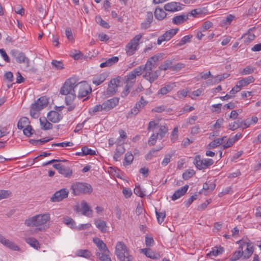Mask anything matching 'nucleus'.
Listing matches in <instances>:
<instances>
[{"mask_svg": "<svg viewBox=\"0 0 261 261\" xmlns=\"http://www.w3.org/2000/svg\"><path fill=\"white\" fill-rule=\"evenodd\" d=\"M189 189V186L186 185L176 190L171 197L172 200H176L184 195Z\"/></svg>", "mask_w": 261, "mask_h": 261, "instance_id": "nucleus-20", "label": "nucleus"}, {"mask_svg": "<svg viewBox=\"0 0 261 261\" xmlns=\"http://www.w3.org/2000/svg\"><path fill=\"white\" fill-rule=\"evenodd\" d=\"M188 19V16L186 15H181L176 16L173 18L172 23L176 25H179L183 23Z\"/></svg>", "mask_w": 261, "mask_h": 261, "instance_id": "nucleus-29", "label": "nucleus"}, {"mask_svg": "<svg viewBox=\"0 0 261 261\" xmlns=\"http://www.w3.org/2000/svg\"><path fill=\"white\" fill-rule=\"evenodd\" d=\"M69 191L65 188L56 191L50 199V201L53 202H57L62 201L63 199L68 197Z\"/></svg>", "mask_w": 261, "mask_h": 261, "instance_id": "nucleus-10", "label": "nucleus"}, {"mask_svg": "<svg viewBox=\"0 0 261 261\" xmlns=\"http://www.w3.org/2000/svg\"><path fill=\"white\" fill-rule=\"evenodd\" d=\"M0 242L4 245L13 250H18V247L13 242L5 239L4 237L1 239Z\"/></svg>", "mask_w": 261, "mask_h": 261, "instance_id": "nucleus-24", "label": "nucleus"}, {"mask_svg": "<svg viewBox=\"0 0 261 261\" xmlns=\"http://www.w3.org/2000/svg\"><path fill=\"white\" fill-rule=\"evenodd\" d=\"M158 139H159L158 135H156L154 133H153L148 140V145L150 146H153L156 142Z\"/></svg>", "mask_w": 261, "mask_h": 261, "instance_id": "nucleus-53", "label": "nucleus"}, {"mask_svg": "<svg viewBox=\"0 0 261 261\" xmlns=\"http://www.w3.org/2000/svg\"><path fill=\"white\" fill-rule=\"evenodd\" d=\"M63 222L67 225L70 226L72 228H75V223L74 221L71 218L66 217L64 218Z\"/></svg>", "mask_w": 261, "mask_h": 261, "instance_id": "nucleus-49", "label": "nucleus"}, {"mask_svg": "<svg viewBox=\"0 0 261 261\" xmlns=\"http://www.w3.org/2000/svg\"><path fill=\"white\" fill-rule=\"evenodd\" d=\"M157 123H156L154 121H152L149 122L148 124V126L147 127L148 130H152L153 133L156 132V130L158 129L157 127Z\"/></svg>", "mask_w": 261, "mask_h": 261, "instance_id": "nucleus-62", "label": "nucleus"}, {"mask_svg": "<svg viewBox=\"0 0 261 261\" xmlns=\"http://www.w3.org/2000/svg\"><path fill=\"white\" fill-rule=\"evenodd\" d=\"M51 64L53 67L57 70H61L64 68V64L61 61L53 60H52Z\"/></svg>", "mask_w": 261, "mask_h": 261, "instance_id": "nucleus-47", "label": "nucleus"}, {"mask_svg": "<svg viewBox=\"0 0 261 261\" xmlns=\"http://www.w3.org/2000/svg\"><path fill=\"white\" fill-rule=\"evenodd\" d=\"M81 210L82 214L89 217H92V210L90 208L88 203L84 200L81 202Z\"/></svg>", "mask_w": 261, "mask_h": 261, "instance_id": "nucleus-22", "label": "nucleus"}, {"mask_svg": "<svg viewBox=\"0 0 261 261\" xmlns=\"http://www.w3.org/2000/svg\"><path fill=\"white\" fill-rule=\"evenodd\" d=\"M33 132L34 129L31 125H27L23 130L24 135L27 137H30L33 134Z\"/></svg>", "mask_w": 261, "mask_h": 261, "instance_id": "nucleus-58", "label": "nucleus"}, {"mask_svg": "<svg viewBox=\"0 0 261 261\" xmlns=\"http://www.w3.org/2000/svg\"><path fill=\"white\" fill-rule=\"evenodd\" d=\"M173 66V62L171 60H166L159 66V68L161 70H166L167 69H170L172 71Z\"/></svg>", "mask_w": 261, "mask_h": 261, "instance_id": "nucleus-39", "label": "nucleus"}, {"mask_svg": "<svg viewBox=\"0 0 261 261\" xmlns=\"http://www.w3.org/2000/svg\"><path fill=\"white\" fill-rule=\"evenodd\" d=\"M125 149L122 145L118 146L116 148V151L114 155V159L117 161L118 159L124 153Z\"/></svg>", "mask_w": 261, "mask_h": 261, "instance_id": "nucleus-37", "label": "nucleus"}, {"mask_svg": "<svg viewBox=\"0 0 261 261\" xmlns=\"http://www.w3.org/2000/svg\"><path fill=\"white\" fill-rule=\"evenodd\" d=\"M178 127H175L173 129L170 136L171 141L172 143H174L177 140L178 138Z\"/></svg>", "mask_w": 261, "mask_h": 261, "instance_id": "nucleus-54", "label": "nucleus"}, {"mask_svg": "<svg viewBox=\"0 0 261 261\" xmlns=\"http://www.w3.org/2000/svg\"><path fill=\"white\" fill-rule=\"evenodd\" d=\"M93 241L98 248V251L97 252H104L105 251L108 252L109 249H108L107 245L101 240L98 238H94L93 239Z\"/></svg>", "mask_w": 261, "mask_h": 261, "instance_id": "nucleus-21", "label": "nucleus"}, {"mask_svg": "<svg viewBox=\"0 0 261 261\" xmlns=\"http://www.w3.org/2000/svg\"><path fill=\"white\" fill-rule=\"evenodd\" d=\"M168 129L165 125H161L158 130H156L154 133L158 135L159 139H162L164 137L166 134L168 132Z\"/></svg>", "mask_w": 261, "mask_h": 261, "instance_id": "nucleus-33", "label": "nucleus"}, {"mask_svg": "<svg viewBox=\"0 0 261 261\" xmlns=\"http://www.w3.org/2000/svg\"><path fill=\"white\" fill-rule=\"evenodd\" d=\"M11 192L8 190H0V200L9 197Z\"/></svg>", "mask_w": 261, "mask_h": 261, "instance_id": "nucleus-63", "label": "nucleus"}, {"mask_svg": "<svg viewBox=\"0 0 261 261\" xmlns=\"http://www.w3.org/2000/svg\"><path fill=\"white\" fill-rule=\"evenodd\" d=\"M164 9L167 11L176 12L181 9L180 4L176 2H171L166 4L164 6Z\"/></svg>", "mask_w": 261, "mask_h": 261, "instance_id": "nucleus-19", "label": "nucleus"}, {"mask_svg": "<svg viewBox=\"0 0 261 261\" xmlns=\"http://www.w3.org/2000/svg\"><path fill=\"white\" fill-rule=\"evenodd\" d=\"M29 119L25 117H22L18 121L17 123V127L19 129H22L25 127H27V125H29Z\"/></svg>", "mask_w": 261, "mask_h": 261, "instance_id": "nucleus-41", "label": "nucleus"}, {"mask_svg": "<svg viewBox=\"0 0 261 261\" xmlns=\"http://www.w3.org/2000/svg\"><path fill=\"white\" fill-rule=\"evenodd\" d=\"M237 243L240 244V246H244V249H243V258L244 259L249 258L254 252V248L252 244L249 241L248 242H243L242 240L238 241Z\"/></svg>", "mask_w": 261, "mask_h": 261, "instance_id": "nucleus-9", "label": "nucleus"}, {"mask_svg": "<svg viewBox=\"0 0 261 261\" xmlns=\"http://www.w3.org/2000/svg\"><path fill=\"white\" fill-rule=\"evenodd\" d=\"M72 193L74 195H79L82 194H90L92 192L91 186L87 183L76 182L71 186Z\"/></svg>", "mask_w": 261, "mask_h": 261, "instance_id": "nucleus-4", "label": "nucleus"}, {"mask_svg": "<svg viewBox=\"0 0 261 261\" xmlns=\"http://www.w3.org/2000/svg\"><path fill=\"white\" fill-rule=\"evenodd\" d=\"M62 118V115L55 111H51L47 114V119L53 123H57Z\"/></svg>", "mask_w": 261, "mask_h": 261, "instance_id": "nucleus-18", "label": "nucleus"}, {"mask_svg": "<svg viewBox=\"0 0 261 261\" xmlns=\"http://www.w3.org/2000/svg\"><path fill=\"white\" fill-rule=\"evenodd\" d=\"M175 83H169L165 85L164 87L161 88L158 91V94L164 95L170 92H171L173 89L175 87Z\"/></svg>", "mask_w": 261, "mask_h": 261, "instance_id": "nucleus-23", "label": "nucleus"}, {"mask_svg": "<svg viewBox=\"0 0 261 261\" xmlns=\"http://www.w3.org/2000/svg\"><path fill=\"white\" fill-rule=\"evenodd\" d=\"M119 103V98L113 97L102 103L104 111H108L115 107Z\"/></svg>", "mask_w": 261, "mask_h": 261, "instance_id": "nucleus-15", "label": "nucleus"}, {"mask_svg": "<svg viewBox=\"0 0 261 261\" xmlns=\"http://www.w3.org/2000/svg\"><path fill=\"white\" fill-rule=\"evenodd\" d=\"M192 37V36H190V35L184 36L180 40L179 43L177 44V45L180 46H182V45L185 44L186 43H187L188 42H190Z\"/></svg>", "mask_w": 261, "mask_h": 261, "instance_id": "nucleus-55", "label": "nucleus"}, {"mask_svg": "<svg viewBox=\"0 0 261 261\" xmlns=\"http://www.w3.org/2000/svg\"><path fill=\"white\" fill-rule=\"evenodd\" d=\"M244 249L243 246H240L238 250L234 252L232 256L230 258L229 261H236L240 259L241 257L243 258V249Z\"/></svg>", "mask_w": 261, "mask_h": 261, "instance_id": "nucleus-25", "label": "nucleus"}, {"mask_svg": "<svg viewBox=\"0 0 261 261\" xmlns=\"http://www.w3.org/2000/svg\"><path fill=\"white\" fill-rule=\"evenodd\" d=\"M216 185L213 182L207 181L203 186V190L212 191L215 188Z\"/></svg>", "mask_w": 261, "mask_h": 261, "instance_id": "nucleus-51", "label": "nucleus"}, {"mask_svg": "<svg viewBox=\"0 0 261 261\" xmlns=\"http://www.w3.org/2000/svg\"><path fill=\"white\" fill-rule=\"evenodd\" d=\"M115 254L120 261H132L133 257L129 250L122 242H118L115 247Z\"/></svg>", "mask_w": 261, "mask_h": 261, "instance_id": "nucleus-3", "label": "nucleus"}, {"mask_svg": "<svg viewBox=\"0 0 261 261\" xmlns=\"http://www.w3.org/2000/svg\"><path fill=\"white\" fill-rule=\"evenodd\" d=\"M119 60L117 57H113L107 59L105 62L101 63L100 65L101 68L109 67L117 63Z\"/></svg>", "mask_w": 261, "mask_h": 261, "instance_id": "nucleus-26", "label": "nucleus"}, {"mask_svg": "<svg viewBox=\"0 0 261 261\" xmlns=\"http://www.w3.org/2000/svg\"><path fill=\"white\" fill-rule=\"evenodd\" d=\"M95 21L96 22L100 25L101 27L106 28L109 29L110 28V25L108 22L103 20L102 18L99 16H97L95 17Z\"/></svg>", "mask_w": 261, "mask_h": 261, "instance_id": "nucleus-48", "label": "nucleus"}, {"mask_svg": "<svg viewBox=\"0 0 261 261\" xmlns=\"http://www.w3.org/2000/svg\"><path fill=\"white\" fill-rule=\"evenodd\" d=\"M227 77H228V75L225 74H221V75H218L214 77V84H217L219 82L224 80Z\"/></svg>", "mask_w": 261, "mask_h": 261, "instance_id": "nucleus-61", "label": "nucleus"}, {"mask_svg": "<svg viewBox=\"0 0 261 261\" xmlns=\"http://www.w3.org/2000/svg\"><path fill=\"white\" fill-rule=\"evenodd\" d=\"M25 242L31 247L38 250L40 248L39 242L34 238L30 237L25 239Z\"/></svg>", "mask_w": 261, "mask_h": 261, "instance_id": "nucleus-36", "label": "nucleus"}, {"mask_svg": "<svg viewBox=\"0 0 261 261\" xmlns=\"http://www.w3.org/2000/svg\"><path fill=\"white\" fill-rule=\"evenodd\" d=\"M96 226L102 232H106L107 231V223L105 221L101 220H97L95 221Z\"/></svg>", "mask_w": 261, "mask_h": 261, "instance_id": "nucleus-35", "label": "nucleus"}, {"mask_svg": "<svg viewBox=\"0 0 261 261\" xmlns=\"http://www.w3.org/2000/svg\"><path fill=\"white\" fill-rule=\"evenodd\" d=\"M76 78L70 77L66 81L60 89V94L66 95L65 98L66 105L73 102L76 97Z\"/></svg>", "mask_w": 261, "mask_h": 261, "instance_id": "nucleus-1", "label": "nucleus"}, {"mask_svg": "<svg viewBox=\"0 0 261 261\" xmlns=\"http://www.w3.org/2000/svg\"><path fill=\"white\" fill-rule=\"evenodd\" d=\"M120 137L117 139L118 143H123V141L126 139L127 135L126 133L122 129H120L119 131Z\"/></svg>", "mask_w": 261, "mask_h": 261, "instance_id": "nucleus-60", "label": "nucleus"}, {"mask_svg": "<svg viewBox=\"0 0 261 261\" xmlns=\"http://www.w3.org/2000/svg\"><path fill=\"white\" fill-rule=\"evenodd\" d=\"M75 89L79 98L85 97L91 92L90 86L86 82H79L77 79Z\"/></svg>", "mask_w": 261, "mask_h": 261, "instance_id": "nucleus-7", "label": "nucleus"}, {"mask_svg": "<svg viewBox=\"0 0 261 261\" xmlns=\"http://www.w3.org/2000/svg\"><path fill=\"white\" fill-rule=\"evenodd\" d=\"M254 68L247 66L240 72L241 75H248L252 73L254 71Z\"/></svg>", "mask_w": 261, "mask_h": 261, "instance_id": "nucleus-57", "label": "nucleus"}, {"mask_svg": "<svg viewBox=\"0 0 261 261\" xmlns=\"http://www.w3.org/2000/svg\"><path fill=\"white\" fill-rule=\"evenodd\" d=\"M142 37V34L137 35L127 44L125 47V51L127 55L132 56L137 50L139 42Z\"/></svg>", "mask_w": 261, "mask_h": 261, "instance_id": "nucleus-6", "label": "nucleus"}, {"mask_svg": "<svg viewBox=\"0 0 261 261\" xmlns=\"http://www.w3.org/2000/svg\"><path fill=\"white\" fill-rule=\"evenodd\" d=\"M82 155H95L96 152L95 150L89 148L87 146H84L82 148Z\"/></svg>", "mask_w": 261, "mask_h": 261, "instance_id": "nucleus-50", "label": "nucleus"}, {"mask_svg": "<svg viewBox=\"0 0 261 261\" xmlns=\"http://www.w3.org/2000/svg\"><path fill=\"white\" fill-rule=\"evenodd\" d=\"M255 79L252 76H249L247 77L244 78L242 80L239 81L238 82V84H239V86L241 87L247 86L250 83H253Z\"/></svg>", "mask_w": 261, "mask_h": 261, "instance_id": "nucleus-32", "label": "nucleus"}, {"mask_svg": "<svg viewBox=\"0 0 261 261\" xmlns=\"http://www.w3.org/2000/svg\"><path fill=\"white\" fill-rule=\"evenodd\" d=\"M10 54L16 58V60L18 63H24L27 67L29 66L30 60L29 58L25 56L24 53L19 52L15 49H13L11 51Z\"/></svg>", "mask_w": 261, "mask_h": 261, "instance_id": "nucleus-11", "label": "nucleus"}, {"mask_svg": "<svg viewBox=\"0 0 261 261\" xmlns=\"http://www.w3.org/2000/svg\"><path fill=\"white\" fill-rule=\"evenodd\" d=\"M120 80L121 77L118 76L110 81L107 89V94L108 95H113L117 92L118 87L120 86Z\"/></svg>", "mask_w": 261, "mask_h": 261, "instance_id": "nucleus-12", "label": "nucleus"}, {"mask_svg": "<svg viewBox=\"0 0 261 261\" xmlns=\"http://www.w3.org/2000/svg\"><path fill=\"white\" fill-rule=\"evenodd\" d=\"M243 125V122L238 120L237 121H234L233 123H230L228 126V128L231 130H234L237 128L242 127Z\"/></svg>", "mask_w": 261, "mask_h": 261, "instance_id": "nucleus-45", "label": "nucleus"}, {"mask_svg": "<svg viewBox=\"0 0 261 261\" xmlns=\"http://www.w3.org/2000/svg\"><path fill=\"white\" fill-rule=\"evenodd\" d=\"M160 74V70H156L154 72L152 71H146L143 77L149 81L150 83L155 81L159 77Z\"/></svg>", "mask_w": 261, "mask_h": 261, "instance_id": "nucleus-17", "label": "nucleus"}, {"mask_svg": "<svg viewBox=\"0 0 261 261\" xmlns=\"http://www.w3.org/2000/svg\"><path fill=\"white\" fill-rule=\"evenodd\" d=\"M110 251L108 250V252L106 251L104 252H96V256L100 261H112L110 257Z\"/></svg>", "mask_w": 261, "mask_h": 261, "instance_id": "nucleus-27", "label": "nucleus"}, {"mask_svg": "<svg viewBox=\"0 0 261 261\" xmlns=\"http://www.w3.org/2000/svg\"><path fill=\"white\" fill-rule=\"evenodd\" d=\"M155 214L158 223L160 224H162L166 217L165 212L164 211L162 212H158V211H155Z\"/></svg>", "mask_w": 261, "mask_h": 261, "instance_id": "nucleus-52", "label": "nucleus"}, {"mask_svg": "<svg viewBox=\"0 0 261 261\" xmlns=\"http://www.w3.org/2000/svg\"><path fill=\"white\" fill-rule=\"evenodd\" d=\"M48 102L47 97L46 96H42L32 105H33L34 108L36 110H41L47 106Z\"/></svg>", "mask_w": 261, "mask_h": 261, "instance_id": "nucleus-16", "label": "nucleus"}, {"mask_svg": "<svg viewBox=\"0 0 261 261\" xmlns=\"http://www.w3.org/2000/svg\"><path fill=\"white\" fill-rule=\"evenodd\" d=\"M225 138V137H223L221 138H218L214 140V141H213L212 142L208 144V145L207 146V148L210 149L219 146L223 143Z\"/></svg>", "mask_w": 261, "mask_h": 261, "instance_id": "nucleus-31", "label": "nucleus"}, {"mask_svg": "<svg viewBox=\"0 0 261 261\" xmlns=\"http://www.w3.org/2000/svg\"><path fill=\"white\" fill-rule=\"evenodd\" d=\"M203 93V90L202 89H198L195 91H193L189 96L192 99H194L195 97L199 96Z\"/></svg>", "mask_w": 261, "mask_h": 261, "instance_id": "nucleus-59", "label": "nucleus"}, {"mask_svg": "<svg viewBox=\"0 0 261 261\" xmlns=\"http://www.w3.org/2000/svg\"><path fill=\"white\" fill-rule=\"evenodd\" d=\"M103 110L102 105H97L93 108H90L88 112L90 115L94 116L96 113Z\"/></svg>", "mask_w": 261, "mask_h": 261, "instance_id": "nucleus-43", "label": "nucleus"}, {"mask_svg": "<svg viewBox=\"0 0 261 261\" xmlns=\"http://www.w3.org/2000/svg\"><path fill=\"white\" fill-rule=\"evenodd\" d=\"M178 30V29H175L166 31L163 35L158 38L157 44L160 45L164 41H169L177 34Z\"/></svg>", "mask_w": 261, "mask_h": 261, "instance_id": "nucleus-13", "label": "nucleus"}, {"mask_svg": "<svg viewBox=\"0 0 261 261\" xmlns=\"http://www.w3.org/2000/svg\"><path fill=\"white\" fill-rule=\"evenodd\" d=\"M224 251V249L222 247H216L213 249V250L211 251L208 253L206 254L207 256L210 255L217 256L219 254H221Z\"/></svg>", "mask_w": 261, "mask_h": 261, "instance_id": "nucleus-46", "label": "nucleus"}, {"mask_svg": "<svg viewBox=\"0 0 261 261\" xmlns=\"http://www.w3.org/2000/svg\"><path fill=\"white\" fill-rule=\"evenodd\" d=\"M160 56L154 55L150 58L147 61L144 66H141L143 68V71H152V70L156 67V62L159 61Z\"/></svg>", "mask_w": 261, "mask_h": 261, "instance_id": "nucleus-14", "label": "nucleus"}, {"mask_svg": "<svg viewBox=\"0 0 261 261\" xmlns=\"http://www.w3.org/2000/svg\"><path fill=\"white\" fill-rule=\"evenodd\" d=\"M195 172L193 170H188L182 174V178L185 180H188L195 174Z\"/></svg>", "mask_w": 261, "mask_h": 261, "instance_id": "nucleus-56", "label": "nucleus"}, {"mask_svg": "<svg viewBox=\"0 0 261 261\" xmlns=\"http://www.w3.org/2000/svg\"><path fill=\"white\" fill-rule=\"evenodd\" d=\"M167 14L164 11V10L160 8H156L154 11V16L156 19L162 20L166 16Z\"/></svg>", "mask_w": 261, "mask_h": 261, "instance_id": "nucleus-34", "label": "nucleus"}, {"mask_svg": "<svg viewBox=\"0 0 261 261\" xmlns=\"http://www.w3.org/2000/svg\"><path fill=\"white\" fill-rule=\"evenodd\" d=\"M133 159L134 156L132 153L129 152H127L125 155L123 165L125 166L130 165Z\"/></svg>", "mask_w": 261, "mask_h": 261, "instance_id": "nucleus-42", "label": "nucleus"}, {"mask_svg": "<svg viewBox=\"0 0 261 261\" xmlns=\"http://www.w3.org/2000/svg\"><path fill=\"white\" fill-rule=\"evenodd\" d=\"M76 255L80 257L88 258L92 256V253L87 249H80L76 251Z\"/></svg>", "mask_w": 261, "mask_h": 261, "instance_id": "nucleus-40", "label": "nucleus"}, {"mask_svg": "<svg viewBox=\"0 0 261 261\" xmlns=\"http://www.w3.org/2000/svg\"><path fill=\"white\" fill-rule=\"evenodd\" d=\"M49 220V214H39L26 219L24 224L28 227H37V230H41L40 227L45 225Z\"/></svg>", "mask_w": 261, "mask_h": 261, "instance_id": "nucleus-2", "label": "nucleus"}, {"mask_svg": "<svg viewBox=\"0 0 261 261\" xmlns=\"http://www.w3.org/2000/svg\"><path fill=\"white\" fill-rule=\"evenodd\" d=\"M143 68L142 66H139L134 69L127 75L126 81V85L125 86V91L123 92L124 95H126L129 92V89L136 82V77L142 74Z\"/></svg>", "mask_w": 261, "mask_h": 261, "instance_id": "nucleus-5", "label": "nucleus"}, {"mask_svg": "<svg viewBox=\"0 0 261 261\" xmlns=\"http://www.w3.org/2000/svg\"><path fill=\"white\" fill-rule=\"evenodd\" d=\"M214 163L213 159H201L199 155H196L193 162V164L198 170H203L208 168L212 166Z\"/></svg>", "mask_w": 261, "mask_h": 261, "instance_id": "nucleus-8", "label": "nucleus"}, {"mask_svg": "<svg viewBox=\"0 0 261 261\" xmlns=\"http://www.w3.org/2000/svg\"><path fill=\"white\" fill-rule=\"evenodd\" d=\"M59 172L62 174L64 177L69 178L72 174V170L68 167L63 165L59 170Z\"/></svg>", "mask_w": 261, "mask_h": 261, "instance_id": "nucleus-30", "label": "nucleus"}, {"mask_svg": "<svg viewBox=\"0 0 261 261\" xmlns=\"http://www.w3.org/2000/svg\"><path fill=\"white\" fill-rule=\"evenodd\" d=\"M106 79V75L105 74H101L96 77H95L92 80V82L96 86L99 85L102 83Z\"/></svg>", "mask_w": 261, "mask_h": 261, "instance_id": "nucleus-38", "label": "nucleus"}, {"mask_svg": "<svg viewBox=\"0 0 261 261\" xmlns=\"http://www.w3.org/2000/svg\"><path fill=\"white\" fill-rule=\"evenodd\" d=\"M65 34H66V36L68 40L69 41L72 42L74 39V38H73V36L72 35L71 30L70 28H67L66 29Z\"/></svg>", "mask_w": 261, "mask_h": 261, "instance_id": "nucleus-64", "label": "nucleus"}, {"mask_svg": "<svg viewBox=\"0 0 261 261\" xmlns=\"http://www.w3.org/2000/svg\"><path fill=\"white\" fill-rule=\"evenodd\" d=\"M162 147H159L158 149H152L146 155L145 159L146 160H150L152 158L156 156L157 152L161 150Z\"/></svg>", "mask_w": 261, "mask_h": 261, "instance_id": "nucleus-44", "label": "nucleus"}, {"mask_svg": "<svg viewBox=\"0 0 261 261\" xmlns=\"http://www.w3.org/2000/svg\"><path fill=\"white\" fill-rule=\"evenodd\" d=\"M39 120L42 129L46 130L53 128V124L48 121L45 118H40Z\"/></svg>", "mask_w": 261, "mask_h": 261, "instance_id": "nucleus-28", "label": "nucleus"}]
</instances>
